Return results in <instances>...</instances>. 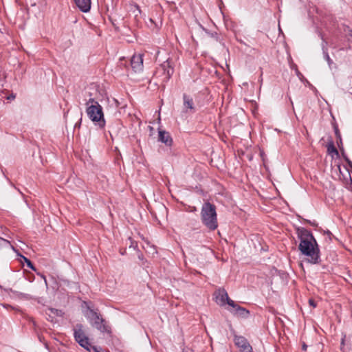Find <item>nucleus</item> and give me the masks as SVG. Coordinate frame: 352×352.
Returning <instances> with one entry per match:
<instances>
[{
    "mask_svg": "<svg viewBox=\"0 0 352 352\" xmlns=\"http://www.w3.org/2000/svg\"><path fill=\"white\" fill-rule=\"evenodd\" d=\"M18 192H19L20 194H22V192H21L20 190H18Z\"/></svg>",
    "mask_w": 352,
    "mask_h": 352,
    "instance_id": "2f4dec72",
    "label": "nucleus"
},
{
    "mask_svg": "<svg viewBox=\"0 0 352 352\" xmlns=\"http://www.w3.org/2000/svg\"><path fill=\"white\" fill-rule=\"evenodd\" d=\"M201 219L203 224L209 230H214L218 227L216 206L210 202H205L201 210Z\"/></svg>",
    "mask_w": 352,
    "mask_h": 352,
    "instance_id": "f03ea898",
    "label": "nucleus"
},
{
    "mask_svg": "<svg viewBox=\"0 0 352 352\" xmlns=\"http://www.w3.org/2000/svg\"><path fill=\"white\" fill-rule=\"evenodd\" d=\"M18 192H19L20 194H22V192H21L20 190H18Z\"/></svg>",
    "mask_w": 352,
    "mask_h": 352,
    "instance_id": "7c9ffc66",
    "label": "nucleus"
},
{
    "mask_svg": "<svg viewBox=\"0 0 352 352\" xmlns=\"http://www.w3.org/2000/svg\"><path fill=\"white\" fill-rule=\"evenodd\" d=\"M83 327L81 324H76L74 329V337L75 340L84 349L90 351V342L88 337L85 335L82 329Z\"/></svg>",
    "mask_w": 352,
    "mask_h": 352,
    "instance_id": "39448f33",
    "label": "nucleus"
},
{
    "mask_svg": "<svg viewBox=\"0 0 352 352\" xmlns=\"http://www.w3.org/2000/svg\"><path fill=\"white\" fill-rule=\"evenodd\" d=\"M76 6L82 12H88L91 9V0H74Z\"/></svg>",
    "mask_w": 352,
    "mask_h": 352,
    "instance_id": "f8f14e48",
    "label": "nucleus"
},
{
    "mask_svg": "<svg viewBox=\"0 0 352 352\" xmlns=\"http://www.w3.org/2000/svg\"><path fill=\"white\" fill-rule=\"evenodd\" d=\"M136 7H137L138 10L140 12L139 6H137Z\"/></svg>",
    "mask_w": 352,
    "mask_h": 352,
    "instance_id": "c85d7f7f",
    "label": "nucleus"
},
{
    "mask_svg": "<svg viewBox=\"0 0 352 352\" xmlns=\"http://www.w3.org/2000/svg\"><path fill=\"white\" fill-rule=\"evenodd\" d=\"M345 170H346V173H347V175L349 176V181H350L351 182H352V179H351V174H350L349 170L346 168H345Z\"/></svg>",
    "mask_w": 352,
    "mask_h": 352,
    "instance_id": "5701e85b",
    "label": "nucleus"
},
{
    "mask_svg": "<svg viewBox=\"0 0 352 352\" xmlns=\"http://www.w3.org/2000/svg\"><path fill=\"white\" fill-rule=\"evenodd\" d=\"M327 152L329 154H334L336 155H338V151L337 148L335 147L333 142L331 141L327 144Z\"/></svg>",
    "mask_w": 352,
    "mask_h": 352,
    "instance_id": "4468645a",
    "label": "nucleus"
},
{
    "mask_svg": "<svg viewBox=\"0 0 352 352\" xmlns=\"http://www.w3.org/2000/svg\"><path fill=\"white\" fill-rule=\"evenodd\" d=\"M234 342L235 345L240 349L241 352H252V347L245 337L235 336Z\"/></svg>",
    "mask_w": 352,
    "mask_h": 352,
    "instance_id": "0eeeda50",
    "label": "nucleus"
},
{
    "mask_svg": "<svg viewBox=\"0 0 352 352\" xmlns=\"http://www.w3.org/2000/svg\"><path fill=\"white\" fill-rule=\"evenodd\" d=\"M18 192H19L20 194H22V192H21L20 190H18Z\"/></svg>",
    "mask_w": 352,
    "mask_h": 352,
    "instance_id": "c756f323",
    "label": "nucleus"
},
{
    "mask_svg": "<svg viewBox=\"0 0 352 352\" xmlns=\"http://www.w3.org/2000/svg\"><path fill=\"white\" fill-rule=\"evenodd\" d=\"M18 192H19L20 194H22V192H21L20 190H18Z\"/></svg>",
    "mask_w": 352,
    "mask_h": 352,
    "instance_id": "473e14b6",
    "label": "nucleus"
},
{
    "mask_svg": "<svg viewBox=\"0 0 352 352\" xmlns=\"http://www.w3.org/2000/svg\"><path fill=\"white\" fill-rule=\"evenodd\" d=\"M130 64L134 72H140L143 69V58L142 54H134L131 60Z\"/></svg>",
    "mask_w": 352,
    "mask_h": 352,
    "instance_id": "9d476101",
    "label": "nucleus"
},
{
    "mask_svg": "<svg viewBox=\"0 0 352 352\" xmlns=\"http://www.w3.org/2000/svg\"><path fill=\"white\" fill-rule=\"evenodd\" d=\"M309 304L310 305V306L313 307H316V302H315L314 300L310 298L309 300Z\"/></svg>",
    "mask_w": 352,
    "mask_h": 352,
    "instance_id": "412c9836",
    "label": "nucleus"
},
{
    "mask_svg": "<svg viewBox=\"0 0 352 352\" xmlns=\"http://www.w3.org/2000/svg\"><path fill=\"white\" fill-rule=\"evenodd\" d=\"M88 118L100 129L105 126L104 113L101 105H91L86 108Z\"/></svg>",
    "mask_w": 352,
    "mask_h": 352,
    "instance_id": "7ed1b4c3",
    "label": "nucleus"
},
{
    "mask_svg": "<svg viewBox=\"0 0 352 352\" xmlns=\"http://www.w3.org/2000/svg\"><path fill=\"white\" fill-rule=\"evenodd\" d=\"M77 125H79V123L75 124V126H77Z\"/></svg>",
    "mask_w": 352,
    "mask_h": 352,
    "instance_id": "c9c22d12",
    "label": "nucleus"
},
{
    "mask_svg": "<svg viewBox=\"0 0 352 352\" xmlns=\"http://www.w3.org/2000/svg\"><path fill=\"white\" fill-rule=\"evenodd\" d=\"M307 348V345L305 343H303V344L302 346V350L306 351Z\"/></svg>",
    "mask_w": 352,
    "mask_h": 352,
    "instance_id": "cd10ccee",
    "label": "nucleus"
},
{
    "mask_svg": "<svg viewBox=\"0 0 352 352\" xmlns=\"http://www.w3.org/2000/svg\"><path fill=\"white\" fill-rule=\"evenodd\" d=\"M215 302L220 306H224L226 304L228 305V302L232 300L223 288H219L214 293Z\"/></svg>",
    "mask_w": 352,
    "mask_h": 352,
    "instance_id": "1a4fd4ad",
    "label": "nucleus"
},
{
    "mask_svg": "<svg viewBox=\"0 0 352 352\" xmlns=\"http://www.w3.org/2000/svg\"><path fill=\"white\" fill-rule=\"evenodd\" d=\"M21 257L23 258V259L24 260L27 266L29 268H30L31 270H32L34 272H36V269L35 268V267L34 266V265L32 264V263L31 262V261L30 259H28V258H26L25 256H21Z\"/></svg>",
    "mask_w": 352,
    "mask_h": 352,
    "instance_id": "2eb2a0df",
    "label": "nucleus"
},
{
    "mask_svg": "<svg viewBox=\"0 0 352 352\" xmlns=\"http://www.w3.org/2000/svg\"><path fill=\"white\" fill-rule=\"evenodd\" d=\"M346 161L347 162L349 166L352 168V162L350 161L348 158H346Z\"/></svg>",
    "mask_w": 352,
    "mask_h": 352,
    "instance_id": "bb28decb",
    "label": "nucleus"
},
{
    "mask_svg": "<svg viewBox=\"0 0 352 352\" xmlns=\"http://www.w3.org/2000/svg\"><path fill=\"white\" fill-rule=\"evenodd\" d=\"M90 348H91V349L94 350V352H100V351L98 349V348H97L96 346H90Z\"/></svg>",
    "mask_w": 352,
    "mask_h": 352,
    "instance_id": "a878e982",
    "label": "nucleus"
},
{
    "mask_svg": "<svg viewBox=\"0 0 352 352\" xmlns=\"http://www.w3.org/2000/svg\"><path fill=\"white\" fill-rule=\"evenodd\" d=\"M158 140L159 141L164 143L166 146H170L173 142L172 138L168 132L163 130L159 131Z\"/></svg>",
    "mask_w": 352,
    "mask_h": 352,
    "instance_id": "ddd939ff",
    "label": "nucleus"
},
{
    "mask_svg": "<svg viewBox=\"0 0 352 352\" xmlns=\"http://www.w3.org/2000/svg\"><path fill=\"white\" fill-rule=\"evenodd\" d=\"M91 323L93 327L96 328L102 333H111V327L107 324V322L100 314L95 311L94 309H89Z\"/></svg>",
    "mask_w": 352,
    "mask_h": 352,
    "instance_id": "20e7f679",
    "label": "nucleus"
},
{
    "mask_svg": "<svg viewBox=\"0 0 352 352\" xmlns=\"http://www.w3.org/2000/svg\"><path fill=\"white\" fill-rule=\"evenodd\" d=\"M323 54L324 59L327 61L329 65L331 66V65L333 63V60L331 59L327 50H324L323 49Z\"/></svg>",
    "mask_w": 352,
    "mask_h": 352,
    "instance_id": "f3484780",
    "label": "nucleus"
},
{
    "mask_svg": "<svg viewBox=\"0 0 352 352\" xmlns=\"http://www.w3.org/2000/svg\"><path fill=\"white\" fill-rule=\"evenodd\" d=\"M334 131H335V134L336 135V138L338 139L337 142L339 144V143H342V138H341V135H340V133L339 131L338 126H336L334 127Z\"/></svg>",
    "mask_w": 352,
    "mask_h": 352,
    "instance_id": "6ab92c4d",
    "label": "nucleus"
},
{
    "mask_svg": "<svg viewBox=\"0 0 352 352\" xmlns=\"http://www.w3.org/2000/svg\"><path fill=\"white\" fill-rule=\"evenodd\" d=\"M324 234H327L329 237V239H331V236L332 235V233L329 230L325 231Z\"/></svg>",
    "mask_w": 352,
    "mask_h": 352,
    "instance_id": "b1692460",
    "label": "nucleus"
},
{
    "mask_svg": "<svg viewBox=\"0 0 352 352\" xmlns=\"http://www.w3.org/2000/svg\"><path fill=\"white\" fill-rule=\"evenodd\" d=\"M81 121H82V119L80 118V122H79V125L80 124Z\"/></svg>",
    "mask_w": 352,
    "mask_h": 352,
    "instance_id": "72a5a7b5",
    "label": "nucleus"
},
{
    "mask_svg": "<svg viewBox=\"0 0 352 352\" xmlns=\"http://www.w3.org/2000/svg\"><path fill=\"white\" fill-rule=\"evenodd\" d=\"M85 105L87 107L91 105H100L99 102L94 98H89V99L86 102Z\"/></svg>",
    "mask_w": 352,
    "mask_h": 352,
    "instance_id": "dca6fc26",
    "label": "nucleus"
},
{
    "mask_svg": "<svg viewBox=\"0 0 352 352\" xmlns=\"http://www.w3.org/2000/svg\"><path fill=\"white\" fill-rule=\"evenodd\" d=\"M345 337L346 336H344L342 340H341V346L343 347V346L344 345V341H345ZM342 349V348H341Z\"/></svg>",
    "mask_w": 352,
    "mask_h": 352,
    "instance_id": "393cba45",
    "label": "nucleus"
},
{
    "mask_svg": "<svg viewBox=\"0 0 352 352\" xmlns=\"http://www.w3.org/2000/svg\"><path fill=\"white\" fill-rule=\"evenodd\" d=\"M77 125H79V123L75 124V126H77Z\"/></svg>",
    "mask_w": 352,
    "mask_h": 352,
    "instance_id": "f704fd0d",
    "label": "nucleus"
},
{
    "mask_svg": "<svg viewBox=\"0 0 352 352\" xmlns=\"http://www.w3.org/2000/svg\"><path fill=\"white\" fill-rule=\"evenodd\" d=\"M184 100V112L193 113L196 111V109L194 106V102L192 98L187 96L186 94L183 95Z\"/></svg>",
    "mask_w": 352,
    "mask_h": 352,
    "instance_id": "9b49d317",
    "label": "nucleus"
},
{
    "mask_svg": "<svg viewBox=\"0 0 352 352\" xmlns=\"http://www.w3.org/2000/svg\"><path fill=\"white\" fill-rule=\"evenodd\" d=\"M50 311L52 314H56V316H61V311L56 309H50Z\"/></svg>",
    "mask_w": 352,
    "mask_h": 352,
    "instance_id": "aec40b11",
    "label": "nucleus"
},
{
    "mask_svg": "<svg viewBox=\"0 0 352 352\" xmlns=\"http://www.w3.org/2000/svg\"><path fill=\"white\" fill-rule=\"evenodd\" d=\"M162 72L163 76L162 81L164 82H168L174 73V65L173 62L169 59L164 62L157 70V72Z\"/></svg>",
    "mask_w": 352,
    "mask_h": 352,
    "instance_id": "423d86ee",
    "label": "nucleus"
},
{
    "mask_svg": "<svg viewBox=\"0 0 352 352\" xmlns=\"http://www.w3.org/2000/svg\"><path fill=\"white\" fill-rule=\"evenodd\" d=\"M339 169H340V173L341 174H342V170H340V167H339Z\"/></svg>",
    "mask_w": 352,
    "mask_h": 352,
    "instance_id": "e433bc0d",
    "label": "nucleus"
},
{
    "mask_svg": "<svg viewBox=\"0 0 352 352\" xmlns=\"http://www.w3.org/2000/svg\"><path fill=\"white\" fill-rule=\"evenodd\" d=\"M37 274L38 276H40V277H41L44 280L45 283V285L47 286V282L46 277L43 274H41L40 272H37Z\"/></svg>",
    "mask_w": 352,
    "mask_h": 352,
    "instance_id": "4be33fe9",
    "label": "nucleus"
},
{
    "mask_svg": "<svg viewBox=\"0 0 352 352\" xmlns=\"http://www.w3.org/2000/svg\"><path fill=\"white\" fill-rule=\"evenodd\" d=\"M228 305L232 307L229 311L237 317L247 318L250 314L248 309L236 304L234 300H230Z\"/></svg>",
    "mask_w": 352,
    "mask_h": 352,
    "instance_id": "6e6552de",
    "label": "nucleus"
},
{
    "mask_svg": "<svg viewBox=\"0 0 352 352\" xmlns=\"http://www.w3.org/2000/svg\"><path fill=\"white\" fill-rule=\"evenodd\" d=\"M298 236L300 239L298 249L302 254L307 257L310 263L317 264L320 261V249L312 233L305 228L298 230Z\"/></svg>",
    "mask_w": 352,
    "mask_h": 352,
    "instance_id": "f257e3e1",
    "label": "nucleus"
},
{
    "mask_svg": "<svg viewBox=\"0 0 352 352\" xmlns=\"http://www.w3.org/2000/svg\"><path fill=\"white\" fill-rule=\"evenodd\" d=\"M9 245V241L6 239H4L0 237V252L4 247H6Z\"/></svg>",
    "mask_w": 352,
    "mask_h": 352,
    "instance_id": "a211bd4d",
    "label": "nucleus"
}]
</instances>
